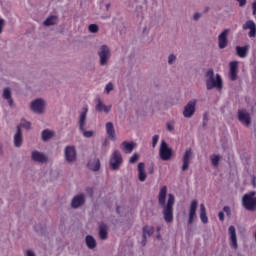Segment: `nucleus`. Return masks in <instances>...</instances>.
<instances>
[{"label":"nucleus","mask_w":256,"mask_h":256,"mask_svg":"<svg viewBox=\"0 0 256 256\" xmlns=\"http://www.w3.org/2000/svg\"><path fill=\"white\" fill-rule=\"evenodd\" d=\"M167 186H163L158 195V203L163 208V217L166 223H173V205H175V196L173 194L168 195L167 203Z\"/></svg>","instance_id":"nucleus-1"},{"label":"nucleus","mask_w":256,"mask_h":256,"mask_svg":"<svg viewBox=\"0 0 256 256\" xmlns=\"http://www.w3.org/2000/svg\"><path fill=\"white\" fill-rule=\"evenodd\" d=\"M89 109L87 107L83 108V111L80 113V118H79V129L83 133V137L86 139H91L93 135H95V131L93 130H85V125H87V112Z\"/></svg>","instance_id":"nucleus-2"},{"label":"nucleus","mask_w":256,"mask_h":256,"mask_svg":"<svg viewBox=\"0 0 256 256\" xmlns=\"http://www.w3.org/2000/svg\"><path fill=\"white\" fill-rule=\"evenodd\" d=\"M256 192L251 191L242 197V205L246 211H256Z\"/></svg>","instance_id":"nucleus-3"},{"label":"nucleus","mask_w":256,"mask_h":256,"mask_svg":"<svg viewBox=\"0 0 256 256\" xmlns=\"http://www.w3.org/2000/svg\"><path fill=\"white\" fill-rule=\"evenodd\" d=\"M159 157L162 161H171L173 157V149L169 147L165 140L161 141L160 149H159Z\"/></svg>","instance_id":"nucleus-4"},{"label":"nucleus","mask_w":256,"mask_h":256,"mask_svg":"<svg viewBox=\"0 0 256 256\" xmlns=\"http://www.w3.org/2000/svg\"><path fill=\"white\" fill-rule=\"evenodd\" d=\"M206 87L208 91H211V89H215V87L218 91H221V89H223V79H221V75L217 74L216 79L215 77L208 78L206 80Z\"/></svg>","instance_id":"nucleus-5"},{"label":"nucleus","mask_w":256,"mask_h":256,"mask_svg":"<svg viewBox=\"0 0 256 256\" xmlns=\"http://www.w3.org/2000/svg\"><path fill=\"white\" fill-rule=\"evenodd\" d=\"M121 163H123V156H121V152L115 150L110 157L109 165L113 171H117L121 167Z\"/></svg>","instance_id":"nucleus-6"},{"label":"nucleus","mask_w":256,"mask_h":256,"mask_svg":"<svg viewBox=\"0 0 256 256\" xmlns=\"http://www.w3.org/2000/svg\"><path fill=\"white\" fill-rule=\"evenodd\" d=\"M65 160L68 163H73L77 159V150L75 146H67L64 150Z\"/></svg>","instance_id":"nucleus-7"},{"label":"nucleus","mask_w":256,"mask_h":256,"mask_svg":"<svg viewBox=\"0 0 256 256\" xmlns=\"http://www.w3.org/2000/svg\"><path fill=\"white\" fill-rule=\"evenodd\" d=\"M98 55L100 57V65H107V61L111 55V51L109 50V47L103 45L101 46Z\"/></svg>","instance_id":"nucleus-8"},{"label":"nucleus","mask_w":256,"mask_h":256,"mask_svg":"<svg viewBox=\"0 0 256 256\" xmlns=\"http://www.w3.org/2000/svg\"><path fill=\"white\" fill-rule=\"evenodd\" d=\"M195 105H197V100H192L187 103L183 111L184 117L189 119L195 115Z\"/></svg>","instance_id":"nucleus-9"},{"label":"nucleus","mask_w":256,"mask_h":256,"mask_svg":"<svg viewBox=\"0 0 256 256\" xmlns=\"http://www.w3.org/2000/svg\"><path fill=\"white\" fill-rule=\"evenodd\" d=\"M193 157V151L191 150V148H188L183 157H182V171H187L189 169V163H191V158Z\"/></svg>","instance_id":"nucleus-10"},{"label":"nucleus","mask_w":256,"mask_h":256,"mask_svg":"<svg viewBox=\"0 0 256 256\" xmlns=\"http://www.w3.org/2000/svg\"><path fill=\"white\" fill-rule=\"evenodd\" d=\"M238 120L246 127L251 125V115L246 110H238Z\"/></svg>","instance_id":"nucleus-11"},{"label":"nucleus","mask_w":256,"mask_h":256,"mask_svg":"<svg viewBox=\"0 0 256 256\" xmlns=\"http://www.w3.org/2000/svg\"><path fill=\"white\" fill-rule=\"evenodd\" d=\"M197 205V200H193L190 204L188 225H192V223L195 221V218L197 217Z\"/></svg>","instance_id":"nucleus-12"},{"label":"nucleus","mask_w":256,"mask_h":256,"mask_svg":"<svg viewBox=\"0 0 256 256\" xmlns=\"http://www.w3.org/2000/svg\"><path fill=\"white\" fill-rule=\"evenodd\" d=\"M31 109L34 113L41 114L45 109V101L42 99H36L31 103Z\"/></svg>","instance_id":"nucleus-13"},{"label":"nucleus","mask_w":256,"mask_h":256,"mask_svg":"<svg viewBox=\"0 0 256 256\" xmlns=\"http://www.w3.org/2000/svg\"><path fill=\"white\" fill-rule=\"evenodd\" d=\"M242 29L247 31L249 29V37H256V24L253 20H248L243 24Z\"/></svg>","instance_id":"nucleus-14"},{"label":"nucleus","mask_w":256,"mask_h":256,"mask_svg":"<svg viewBox=\"0 0 256 256\" xmlns=\"http://www.w3.org/2000/svg\"><path fill=\"white\" fill-rule=\"evenodd\" d=\"M227 35H229V29L223 30V32L218 36V47L219 49H225L228 44Z\"/></svg>","instance_id":"nucleus-15"},{"label":"nucleus","mask_w":256,"mask_h":256,"mask_svg":"<svg viewBox=\"0 0 256 256\" xmlns=\"http://www.w3.org/2000/svg\"><path fill=\"white\" fill-rule=\"evenodd\" d=\"M228 233L230 235L232 249H237L239 245L237 244V231L235 230V226H230L228 228Z\"/></svg>","instance_id":"nucleus-16"},{"label":"nucleus","mask_w":256,"mask_h":256,"mask_svg":"<svg viewBox=\"0 0 256 256\" xmlns=\"http://www.w3.org/2000/svg\"><path fill=\"white\" fill-rule=\"evenodd\" d=\"M32 161H35L36 163H47V157L45 154L35 150L32 151L31 154Z\"/></svg>","instance_id":"nucleus-17"},{"label":"nucleus","mask_w":256,"mask_h":256,"mask_svg":"<svg viewBox=\"0 0 256 256\" xmlns=\"http://www.w3.org/2000/svg\"><path fill=\"white\" fill-rule=\"evenodd\" d=\"M83 203H85V195L79 194L72 199L71 207L77 209V207H81Z\"/></svg>","instance_id":"nucleus-18"},{"label":"nucleus","mask_w":256,"mask_h":256,"mask_svg":"<svg viewBox=\"0 0 256 256\" xmlns=\"http://www.w3.org/2000/svg\"><path fill=\"white\" fill-rule=\"evenodd\" d=\"M239 63L237 61L230 62L229 78L231 81H237V67Z\"/></svg>","instance_id":"nucleus-19"},{"label":"nucleus","mask_w":256,"mask_h":256,"mask_svg":"<svg viewBox=\"0 0 256 256\" xmlns=\"http://www.w3.org/2000/svg\"><path fill=\"white\" fill-rule=\"evenodd\" d=\"M106 133L111 141H117V136L115 135V126L112 122L106 123Z\"/></svg>","instance_id":"nucleus-20"},{"label":"nucleus","mask_w":256,"mask_h":256,"mask_svg":"<svg viewBox=\"0 0 256 256\" xmlns=\"http://www.w3.org/2000/svg\"><path fill=\"white\" fill-rule=\"evenodd\" d=\"M15 147H21L23 145V132H21V126L17 127V132L14 136Z\"/></svg>","instance_id":"nucleus-21"},{"label":"nucleus","mask_w":256,"mask_h":256,"mask_svg":"<svg viewBox=\"0 0 256 256\" xmlns=\"http://www.w3.org/2000/svg\"><path fill=\"white\" fill-rule=\"evenodd\" d=\"M138 179L139 181H145L147 179V173L145 172V163H138Z\"/></svg>","instance_id":"nucleus-22"},{"label":"nucleus","mask_w":256,"mask_h":256,"mask_svg":"<svg viewBox=\"0 0 256 256\" xmlns=\"http://www.w3.org/2000/svg\"><path fill=\"white\" fill-rule=\"evenodd\" d=\"M121 148L126 154L133 153V150L135 149V143L124 141L121 144Z\"/></svg>","instance_id":"nucleus-23"},{"label":"nucleus","mask_w":256,"mask_h":256,"mask_svg":"<svg viewBox=\"0 0 256 256\" xmlns=\"http://www.w3.org/2000/svg\"><path fill=\"white\" fill-rule=\"evenodd\" d=\"M247 53H249V46H237L236 47V54L241 59H245V57H247Z\"/></svg>","instance_id":"nucleus-24"},{"label":"nucleus","mask_w":256,"mask_h":256,"mask_svg":"<svg viewBox=\"0 0 256 256\" xmlns=\"http://www.w3.org/2000/svg\"><path fill=\"white\" fill-rule=\"evenodd\" d=\"M200 219L201 222L205 224L209 223V218L207 217V210L205 204H200Z\"/></svg>","instance_id":"nucleus-25"},{"label":"nucleus","mask_w":256,"mask_h":256,"mask_svg":"<svg viewBox=\"0 0 256 256\" xmlns=\"http://www.w3.org/2000/svg\"><path fill=\"white\" fill-rule=\"evenodd\" d=\"M96 111H98L99 113L103 112L104 113H109V111H111V106H107L105 104H103V102L101 100H98V103L96 105Z\"/></svg>","instance_id":"nucleus-26"},{"label":"nucleus","mask_w":256,"mask_h":256,"mask_svg":"<svg viewBox=\"0 0 256 256\" xmlns=\"http://www.w3.org/2000/svg\"><path fill=\"white\" fill-rule=\"evenodd\" d=\"M86 245L88 249H95V247H97V241H95V238H93V236L88 235L86 236Z\"/></svg>","instance_id":"nucleus-27"},{"label":"nucleus","mask_w":256,"mask_h":256,"mask_svg":"<svg viewBox=\"0 0 256 256\" xmlns=\"http://www.w3.org/2000/svg\"><path fill=\"white\" fill-rule=\"evenodd\" d=\"M45 27H51V25H57V16H50L44 21Z\"/></svg>","instance_id":"nucleus-28"},{"label":"nucleus","mask_w":256,"mask_h":256,"mask_svg":"<svg viewBox=\"0 0 256 256\" xmlns=\"http://www.w3.org/2000/svg\"><path fill=\"white\" fill-rule=\"evenodd\" d=\"M100 239H107V224H101L99 229Z\"/></svg>","instance_id":"nucleus-29"},{"label":"nucleus","mask_w":256,"mask_h":256,"mask_svg":"<svg viewBox=\"0 0 256 256\" xmlns=\"http://www.w3.org/2000/svg\"><path fill=\"white\" fill-rule=\"evenodd\" d=\"M153 233H155V228H153V226H144L143 227V235L144 237H151V235H153Z\"/></svg>","instance_id":"nucleus-30"},{"label":"nucleus","mask_w":256,"mask_h":256,"mask_svg":"<svg viewBox=\"0 0 256 256\" xmlns=\"http://www.w3.org/2000/svg\"><path fill=\"white\" fill-rule=\"evenodd\" d=\"M210 161L213 167H219V161H221V156L213 154L210 156Z\"/></svg>","instance_id":"nucleus-31"},{"label":"nucleus","mask_w":256,"mask_h":256,"mask_svg":"<svg viewBox=\"0 0 256 256\" xmlns=\"http://www.w3.org/2000/svg\"><path fill=\"white\" fill-rule=\"evenodd\" d=\"M53 135H55V133H53V131L50 130H44L42 132V139L44 141H49V139H51V137H53Z\"/></svg>","instance_id":"nucleus-32"},{"label":"nucleus","mask_w":256,"mask_h":256,"mask_svg":"<svg viewBox=\"0 0 256 256\" xmlns=\"http://www.w3.org/2000/svg\"><path fill=\"white\" fill-rule=\"evenodd\" d=\"M88 167L89 169H91L92 171H99V169L101 168V163L99 162V160L95 161V164L93 166V163L89 162L88 163Z\"/></svg>","instance_id":"nucleus-33"},{"label":"nucleus","mask_w":256,"mask_h":256,"mask_svg":"<svg viewBox=\"0 0 256 256\" xmlns=\"http://www.w3.org/2000/svg\"><path fill=\"white\" fill-rule=\"evenodd\" d=\"M23 127L24 129H31V122H27L26 120H21L20 125L18 126Z\"/></svg>","instance_id":"nucleus-34"},{"label":"nucleus","mask_w":256,"mask_h":256,"mask_svg":"<svg viewBox=\"0 0 256 256\" xmlns=\"http://www.w3.org/2000/svg\"><path fill=\"white\" fill-rule=\"evenodd\" d=\"M89 31L90 33H97L99 31V26H97V24H90Z\"/></svg>","instance_id":"nucleus-35"},{"label":"nucleus","mask_w":256,"mask_h":256,"mask_svg":"<svg viewBox=\"0 0 256 256\" xmlns=\"http://www.w3.org/2000/svg\"><path fill=\"white\" fill-rule=\"evenodd\" d=\"M137 161H139V154L134 153L130 159H129V163L133 164V163H137Z\"/></svg>","instance_id":"nucleus-36"},{"label":"nucleus","mask_w":256,"mask_h":256,"mask_svg":"<svg viewBox=\"0 0 256 256\" xmlns=\"http://www.w3.org/2000/svg\"><path fill=\"white\" fill-rule=\"evenodd\" d=\"M11 97V89L5 88L3 91V99H9Z\"/></svg>","instance_id":"nucleus-37"},{"label":"nucleus","mask_w":256,"mask_h":256,"mask_svg":"<svg viewBox=\"0 0 256 256\" xmlns=\"http://www.w3.org/2000/svg\"><path fill=\"white\" fill-rule=\"evenodd\" d=\"M157 143H159V135H154L152 138V147L155 149L157 147Z\"/></svg>","instance_id":"nucleus-38"},{"label":"nucleus","mask_w":256,"mask_h":256,"mask_svg":"<svg viewBox=\"0 0 256 256\" xmlns=\"http://www.w3.org/2000/svg\"><path fill=\"white\" fill-rule=\"evenodd\" d=\"M105 91H106L107 95H109V93H111V91H113V83L109 82L106 85Z\"/></svg>","instance_id":"nucleus-39"},{"label":"nucleus","mask_w":256,"mask_h":256,"mask_svg":"<svg viewBox=\"0 0 256 256\" xmlns=\"http://www.w3.org/2000/svg\"><path fill=\"white\" fill-rule=\"evenodd\" d=\"M215 73L213 72V69H209L207 72H206V77H208V79H213Z\"/></svg>","instance_id":"nucleus-40"},{"label":"nucleus","mask_w":256,"mask_h":256,"mask_svg":"<svg viewBox=\"0 0 256 256\" xmlns=\"http://www.w3.org/2000/svg\"><path fill=\"white\" fill-rule=\"evenodd\" d=\"M175 59H177V57L173 54H171L168 58V63L171 65L173 64V61H175Z\"/></svg>","instance_id":"nucleus-41"},{"label":"nucleus","mask_w":256,"mask_h":256,"mask_svg":"<svg viewBox=\"0 0 256 256\" xmlns=\"http://www.w3.org/2000/svg\"><path fill=\"white\" fill-rule=\"evenodd\" d=\"M3 27H5V20L0 18V33H3Z\"/></svg>","instance_id":"nucleus-42"},{"label":"nucleus","mask_w":256,"mask_h":256,"mask_svg":"<svg viewBox=\"0 0 256 256\" xmlns=\"http://www.w3.org/2000/svg\"><path fill=\"white\" fill-rule=\"evenodd\" d=\"M223 211L227 214V215H231V208L229 206H224Z\"/></svg>","instance_id":"nucleus-43"},{"label":"nucleus","mask_w":256,"mask_h":256,"mask_svg":"<svg viewBox=\"0 0 256 256\" xmlns=\"http://www.w3.org/2000/svg\"><path fill=\"white\" fill-rule=\"evenodd\" d=\"M218 217L220 221H225V213H223L222 211L218 213Z\"/></svg>","instance_id":"nucleus-44"},{"label":"nucleus","mask_w":256,"mask_h":256,"mask_svg":"<svg viewBox=\"0 0 256 256\" xmlns=\"http://www.w3.org/2000/svg\"><path fill=\"white\" fill-rule=\"evenodd\" d=\"M201 17V14L199 12H196L193 16L194 21H197Z\"/></svg>","instance_id":"nucleus-45"},{"label":"nucleus","mask_w":256,"mask_h":256,"mask_svg":"<svg viewBox=\"0 0 256 256\" xmlns=\"http://www.w3.org/2000/svg\"><path fill=\"white\" fill-rule=\"evenodd\" d=\"M142 246L145 247V245H147V236H144L143 235V238H142Z\"/></svg>","instance_id":"nucleus-46"},{"label":"nucleus","mask_w":256,"mask_h":256,"mask_svg":"<svg viewBox=\"0 0 256 256\" xmlns=\"http://www.w3.org/2000/svg\"><path fill=\"white\" fill-rule=\"evenodd\" d=\"M236 1H238L240 7H243L247 3V0H236Z\"/></svg>","instance_id":"nucleus-47"},{"label":"nucleus","mask_w":256,"mask_h":256,"mask_svg":"<svg viewBox=\"0 0 256 256\" xmlns=\"http://www.w3.org/2000/svg\"><path fill=\"white\" fill-rule=\"evenodd\" d=\"M86 191L90 195V197H93V188L89 187L86 189Z\"/></svg>","instance_id":"nucleus-48"},{"label":"nucleus","mask_w":256,"mask_h":256,"mask_svg":"<svg viewBox=\"0 0 256 256\" xmlns=\"http://www.w3.org/2000/svg\"><path fill=\"white\" fill-rule=\"evenodd\" d=\"M167 129H168L169 131H173V129H174L173 123H168V124H167Z\"/></svg>","instance_id":"nucleus-49"},{"label":"nucleus","mask_w":256,"mask_h":256,"mask_svg":"<svg viewBox=\"0 0 256 256\" xmlns=\"http://www.w3.org/2000/svg\"><path fill=\"white\" fill-rule=\"evenodd\" d=\"M26 255L27 256H35V252L32 250H27Z\"/></svg>","instance_id":"nucleus-50"},{"label":"nucleus","mask_w":256,"mask_h":256,"mask_svg":"<svg viewBox=\"0 0 256 256\" xmlns=\"http://www.w3.org/2000/svg\"><path fill=\"white\" fill-rule=\"evenodd\" d=\"M6 101H8V104L10 107H13V98H9V99H6Z\"/></svg>","instance_id":"nucleus-51"},{"label":"nucleus","mask_w":256,"mask_h":256,"mask_svg":"<svg viewBox=\"0 0 256 256\" xmlns=\"http://www.w3.org/2000/svg\"><path fill=\"white\" fill-rule=\"evenodd\" d=\"M252 9H253V15H255V13H256V1L253 2Z\"/></svg>","instance_id":"nucleus-52"},{"label":"nucleus","mask_w":256,"mask_h":256,"mask_svg":"<svg viewBox=\"0 0 256 256\" xmlns=\"http://www.w3.org/2000/svg\"><path fill=\"white\" fill-rule=\"evenodd\" d=\"M149 173L150 175H153L155 173V168L153 166L149 168Z\"/></svg>","instance_id":"nucleus-53"},{"label":"nucleus","mask_w":256,"mask_h":256,"mask_svg":"<svg viewBox=\"0 0 256 256\" xmlns=\"http://www.w3.org/2000/svg\"><path fill=\"white\" fill-rule=\"evenodd\" d=\"M203 119H204L203 126L205 127V125H207V123L205 122L207 121V114H204Z\"/></svg>","instance_id":"nucleus-54"},{"label":"nucleus","mask_w":256,"mask_h":256,"mask_svg":"<svg viewBox=\"0 0 256 256\" xmlns=\"http://www.w3.org/2000/svg\"><path fill=\"white\" fill-rule=\"evenodd\" d=\"M107 145H109V139H105V141L103 142L104 147H107Z\"/></svg>","instance_id":"nucleus-55"},{"label":"nucleus","mask_w":256,"mask_h":256,"mask_svg":"<svg viewBox=\"0 0 256 256\" xmlns=\"http://www.w3.org/2000/svg\"><path fill=\"white\" fill-rule=\"evenodd\" d=\"M159 231H161V226L157 227V233H159Z\"/></svg>","instance_id":"nucleus-56"},{"label":"nucleus","mask_w":256,"mask_h":256,"mask_svg":"<svg viewBox=\"0 0 256 256\" xmlns=\"http://www.w3.org/2000/svg\"><path fill=\"white\" fill-rule=\"evenodd\" d=\"M116 211H117V213H119V206H117Z\"/></svg>","instance_id":"nucleus-57"},{"label":"nucleus","mask_w":256,"mask_h":256,"mask_svg":"<svg viewBox=\"0 0 256 256\" xmlns=\"http://www.w3.org/2000/svg\"><path fill=\"white\" fill-rule=\"evenodd\" d=\"M106 7H107V9H109V4Z\"/></svg>","instance_id":"nucleus-58"},{"label":"nucleus","mask_w":256,"mask_h":256,"mask_svg":"<svg viewBox=\"0 0 256 256\" xmlns=\"http://www.w3.org/2000/svg\"><path fill=\"white\" fill-rule=\"evenodd\" d=\"M206 11H209V8H206Z\"/></svg>","instance_id":"nucleus-59"}]
</instances>
